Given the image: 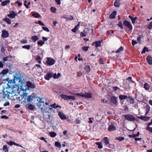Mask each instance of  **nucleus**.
Listing matches in <instances>:
<instances>
[{"mask_svg":"<svg viewBox=\"0 0 152 152\" xmlns=\"http://www.w3.org/2000/svg\"><path fill=\"white\" fill-rule=\"evenodd\" d=\"M141 37L140 36L139 37H138L137 38V41L138 42H140L141 41Z\"/></svg>","mask_w":152,"mask_h":152,"instance_id":"63","label":"nucleus"},{"mask_svg":"<svg viewBox=\"0 0 152 152\" xmlns=\"http://www.w3.org/2000/svg\"><path fill=\"white\" fill-rule=\"evenodd\" d=\"M37 43L39 46H41L45 44V42L41 40L38 41L37 42Z\"/></svg>","mask_w":152,"mask_h":152,"instance_id":"30","label":"nucleus"},{"mask_svg":"<svg viewBox=\"0 0 152 152\" xmlns=\"http://www.w3.org/2000/svg\"><path fill=\"white\" fill-rule=\"evenodd\" d=\"M102 141L105 143V145L107 146L109 144V140L108 139L107 137H105L102 139Z\"/></svg>","mask_w":152,"mask_h":152,"instance_id":"17","label":"nucleus"},{"mask_svg":"<svg viewBox=\"0 0 152 152\" xmlns=\"http://www.w3.org/2000/svg\"><path fill=\"white\" fill-rule=\"evenodd\" d=\"M96 145L98 146V148L99 149L102 148H103V146L101 142H98L96 143Z\"/></svg>","mask_w":152,"mask_h":152,"instance_id":"39","label":"nucleus"},{"mask_svg":"<svg viewBox=\"0 0 152 152\" xmlns=\"http://www.w3.org/2000/svg\"><path fill=\"white\" fill-rule=\"evenodd\" d=\"M85 69L87 72H89L90 70V69L89 66H86L85 68Z\"/></svg>","mask_w":152,"mask_h":152,"instance_id":"47","label":"nucleus"},{"mask_svg":"<svg viewBox=\"0 0 152 152\" xmlns=\"http://www.w3.org/2000/svg\"><path fill=\"white\" fill-rule=\"evenodd\" d=\"M117 12L115 11H113L110 15L109 18L111 19L114 18L116 15Z\"/></svg>","mask_w":152,"mask_h":152,"instance_id":"24","label":"nucleus"},{"mask_svg":"<svg viewBox=\"0 0 152 152\" xmlns=\"http://www.w3.org/2000/svg\"><path fill=\"white\" fill-rule=\"evenodd\" d=\"M146 60L149 64H152V57L150 56H148L146 58Z\"/></svg>","mask_w":152,"mask_h":152,"instance_id":"20","label":"nucleus"},{"mask_svg":"<svg viewBox=\"0 0 152 152\" xmlns=\"http://www.w3.org/2000/svg\"><path fill=\"white\" fill-rule=\"evenodd\" d=\"M117 98L114 96H111L110 98V100L111 103L113 104L116 105L117 104Z\"/></svg>","mask_w":152,"mask_h":152,"instance_id":"9","label":"nucleus"},{"mask_svg":"<svg viewBox=\"0 0 152 152\" xmlns=\"http://www.w3.org/2000/svg\"><path fill=\"white\" fill-rule=\"evenodd\" d=\"M117 139L119 140L120 141H122L124 139V138L123 137H121L118 138H117Z\"/></svg>","mask_w":152,"mask_h":152,"instance_id":"61","label":"nucleus"},{"mask_svg":"<svg viewBox=\"0 0 152 152\" xmlns=\"http://www.w3.org/2000/svg\"><path fill=\"white\" fill-rule=\"evenodd\" d=\"M11 83H10L8 82L7 83V85H8V86L7 87V88L8 89H9V88H10L12 86V97H13L14 96H16V93L15 92V91L16 90H18L19 89V86L17 84H15L14 85L13 84L12 85H10ZM12 84H13V83Z\"/></svg>","mask_w":152,"mask_h":152,"instance_id":"1","label":"nucleus"},{"mask_svg":"<svg viewBox=\"0 0 152 152\" xmlns=\"http://www.w3.org/2000/svg\"><path fill=\"white\" fill-rule=\"evenodd\" d=\"M120 0H115L114 5L115 7H118L120 5Z\"/></svg>","mask_w":152,"mask_h":152,"instance_id":"31","label":"nucleus"},{"mask_svg":"<svg viewBox=\"0 0 152 152\" xmlns=\"http://www.w3.org/2000/svg\"><path fill=\"white\" fill-rule=\"evenodd\" d=\"M117 25L120 27L121 28L123 29V27L122 26V24L121 21H119L118 22V24Z\"/></svg>","mask_w":152,"mask_h":152,"instance_id":"52","label":"nucleus"},{"mask_svg":"<svg viewBox=\"0 0 152 152\" xmlns=\"http://www.w3.org/2000/svg\"><path fill=\"white\" fill-rule=\"evenodd\" d=\"M68 96L66 95L62 94L61 95V97L63 99H64L65 100H68Z\"/></svg>","mask_w":152,"mask_h":152,"instance_id":"41","label":"nucleus"},{"mask_svg":"<svg viewBox=\"0 0 152 152\" xmlns=\"http://www.w3.org/2000/svg\"><path fill=\"white\" fill-rule=\"evenodd\" d=\"M53 75L52 73H48L45 77V79L49 80L50 78H51Z\"/></svg>","mask_w":152,"mask_h":152,"instance_id":"15","label":"nucleus"},{"mask_svg":"<svg viewBox=\"0 0 152 152\" xmlns=\"http://www.w3.org/2000/svg\"><path fill=\"white\" fill-rule=\"evenodd\" d=\"M75 99V97L73 96H68V100L71 99L72 100H74Z\"/></svg>","mask_w":152,"mask_h":152,"instance_id":"44","label":"nucleus"},{"mask_svg":"<svg viewBox=\"0 0 152 152\" xmlns=\"http://www.w3.org/2000/svg\"><path fill=\"white\" fill-rule=\"evenodd\" d=\"M28 102H32L33 101V102H34L36 101H38V99H37V97H36L35 96H29L27 98Z\"/></svg>","mask_w":152,"mask_h":152,"instance_id":"5","label":"nucleus"},{"mask_svg":"<svg viewBox=\"0 0 152 152\" xmlns=\"http://www.w3.org/2000/svg\"><path fill=\"white\" fill-rule=\"evenodd\" d=\"M127 96L125 95H120L119 96V99L121 100H122L127 98Z\"/></svg>","mask_w":152,"mask_h":152,"instance_id":"28","label":"nucleus"},{"mask_svg":"<svg viewBox=\"0 0 152 152\" xmlns=\"http://www.w3.org/2000/svg\"><path fill=\"white\" fill-rule=\"evenodd\" d=\"M50 135L52 137H55L56 135V133L54 132H51L49 133Z\"/></svg>","mask_w":152,"mask_h":152,"instance_id":"38","label":"nucleus"},{"mask_svg":"<svg viewBox=\"0 0 152 152\" xmlns=\"http://www.w3.org/2000/svg\"><path fill=\"white\" fill-rule=\"evenodd\" d=\"M148 28L150 29H151L152 28V21H151L148 25Z\"/></svg>","mask_w":152,"mask_h":152,"instance_id":"54","label":"nucleus"},{"mask_svg":"<svg viewBox=\"0 0 152 152\" xmlns=\"http://www.w3.org/2000/svg\"><path fill=\"white\" fill-rule=\"evenodd\" d=\"M31 39L32 41L35 42L38 40V38L37 36L35 35L32 36L31 37Z\"/></svg>","mask_w":152,"mask_h":152,"instance_id":"26","label":"nucleus"},{"mask_svg":"<svg viewBox=\"0 0 152 152\" xmlns=\"http://www.w3.org/2000/svg\"><path fill=\"white\" fill-rule=\"evenodd\" d=\"M37 99H38V101L41 103H43L45 102V99L43 98H40V97H37Z\"/></svg>","mask_w":152,"mask_h":152,"instance_id":"37","label":"nucleus"},{"mask_svg":"<svg viewBox=\"0 0 152 152\" xmlns=\"http://www.w3.org/2000/svg\"><path fill=\"white\" fill-rule=\"evenodd\" d=\"M144 88L146 90H148L150 86L147 83H145L144 85Z\"/></svg>","mask_w":152,"mask_h":152,"instance_id":"40","label":"nucleus"},{"mask_svg":"<svg viewBox=\"0 0 152 152\" xmlns=\"http://www.w3.org/2000/svg\"><path fill=\"white\" fill-rule=\"evenodd\" d=\"M89 31V29L88 28H85L83 32L85 34H87V33Z\"/></svg>","mask_w":152,"mask_h":152,"instance_id":"50","label":"nucleus"},{"mask_svg":"<svg viewBox=\"0 0 152 152\" xmlns=\"http://www.w3.org/2000/svg\"><path fill=\"white\" fill-rule=\"evenodd\" d=\"M145 115H146L149 112L150 110V107L148 105H146L145 107Z\"/></svg>","mask_w":152,"mask_h":152,"instance_id":"32","label":"nucleus"},{"mask_svg":"<svg viewBox=\"0 0 152 152\" xmlns=\"http://www.w3.org/2000/svg\"><path fill=\"white\" fill-rule=\"evenodd\" d=\"M124 116L126 120L130 121H133L135 120V118L131 114L125 115H124Z\"/></svg>","mask_w":152,"mask_h":152,"instance_id":"3","label":"nucleus"},{"mask_svg":"<svg viewBox=\"0 0 152 152\" xmlns=\"http://www.w3.org/2000/svg\"><path fill=\"white\" fill-rule=\"evenodd\" d=\"M46 58V62L49 66L53 65L56 62L55 60L52 58L47 57Z\"/></svg>","mask_w":152,"mask_h":152,"instance_id":"4","label":"nucleus"},{"mask_svg":"<svg viewBox=\"0 0 152 152\" xmlns=\"http://www.w3.org/2000/svg\"><path fill=\"white\" fill-rule=\"evenodd\" d=\"M146 51H147V52L148 51V48L146 47H145L144 48L143 50L142 51L141 53L142 54L145 53V52H146Z\"/></svg>","mask_w":152,"mask_h":152,"instance_id":"45","label":"nucleus"},{"mask_svg":"<svg viewBox=\"0 0 152 152\" xmlns=\"http://www.w3.org/2000/svg\"><path fill=\"white\" fill-rule=\"evenodd\" d=\"M7 145H4L3 146L2 149L4 152H8V149Z\"/></svg>","mask_w":152,"mask_h":152,"instance_id":"35","label":"nucleus"},{"mask_svg":"<svg viewBox=\"0 0 152 152\" xmlns=\"http://www.w3.org/2000/svg\"><path fill=\"white\" fill-rule=\"evenodd\" d=\"M140 134V133L139 132H138L137 134H130L129 135V137L132 138V137H136L138 136Z\"/></svg>","mask_w":152,"mask_h":152,"instance_id":"29","label":"nucleus"},{"mask_svg":"<svg viewBox=\"0 0 152 152\" xmlns=\"http://www.w3.org/2000/svg\"><path fill=\"white\" fill-rule=\"evenodd\" d=\"M74 95L80 96L82 97H84L86 98H91L92 97L91 94L90 93L88 92L74 94Z\"/></svg>","mask_w":152,"mask_h":152,"instance_id":"2","label":"nucleus"},{"mask_svg":"<svg viewBox=\"0 0 152 152\" xmlns=\"http://www.w3.org/2000/svg\"><path fill=\"white\" fill-rule=\"evenodd\" d=\"M123 23L126 26L129 28L130 30H132V27L130 22L128 21L125 20L123 22Z\"/></svg>","mask_w":152,"mask_h":152,"instance_id":"10","label":"nucleus"},{"mask_svg":"<svg viewBox=\"0 0 152 152\" xmlns=\"http://www.w3.org/2000/svg\"><path fill=\"white\" fill-rule=\"evenodd\" d=\"M12 89L13 88H12L10 90H9V95H8V99H12Z\"/></svg>","mask_w":152,"mask_h":152,"instance_id":"23","label":"nucleus"},{"mask_svg":"<svg viewBox=\"0 0 152 152\" xmlns=\"http://www.w3.org/2000/svg\"><path fill=\"white\" fill-rule=\"evenodd\" d=\"M138 118L145 121H147L149 119L150 117H146V116H144L140 117H138Z\"/></svg>","mask_w":152,"mask_h":152,"instance_id":"18","label":"nucleus"},{"mask_svg":"<svg viewBox=\"0 0 152 152\" xmlns=\"http://www.w3.org/2000/svg\"><path fill=\"white\" fill-rule=\"evenodd\" d=\"M48 109L49 110L48 107L47 106H45V104H44L42 105V106L40 108V110L41 113L43 114V115H44V112H48Z\"/></svg>","mask_w":152,"mask_h":152,"instance_id":"7","label":"nucleus"},{"mask_svg":"<svg viewBox=\"0 0 152 152\" xmlns=\"http://www.w3.org/2000/svg\"><path fill=\"white\" fill-rule=\"evenodd\" d=\"M116 129V127L113 125H110L108 129V130L110 132L115 130Z\"/></svg>","mask_w":152,"mask_h":152,"instance_id":"19","label":"nucleus"},{"mask_svg":"<svg viewBox=\"0 0 152 152\" xmlns=\"http://www.w3.org/2000/svg\"><path fill=\"white\" fill-rule=\"evenodd\" d=\"M14 142H13L12 141H10L9 142H8L7 143L10 146L12 145H14Z\"/></svg>","mask_w":152,"mask_h":152,"instance_id":"57","label":"nucleus"},{"mask_svg":"<svg viewBox=\"0 0 152 152\" xmlns=\"http://www.w3.org/2000/svg\"><path fill=\"white\" fill-rule=\"evenodd\" d=\"M45 104L47 106V107H48V109L50 110V111H51V110H53L52 108H55V106L56 105V104H52L51 105H49V103L47 102H45Z\"/></svg>","mask_w":152,"mask_h":152,"instance_id":"14","label":"nucleus"},{"mask_svg":"<svg viewBox=\"0 0 152 152\" xmlns=\"http://www.w3.org/2000/svg\"><path fill=\"white\" fill-rule=\"evenodd\" d=\"M3 20L6 22L7 23L10 25L11 24L10 20L8 18H5L3 19Z\"/></svg>","mask_w":152,"mask_h":152,"instance_id":"36","label":"nucleus"},{"mask_svg":"<svg viewBox=\"0 0 152 152\" xmlns=\"http://www.w3.org/2000/svg\"><path fill=\"white\" fill-rule=\"evenodd\" d=\"M101 43L100 41L96 42L95 47H97L100 46L101 45Z\"/></svg>","mask_w":152,"mask_h":152,"instance_id":"43","label":"nucleus"},{"mask_svg":"<svg viewBox=\"0 0 152 152\" xmlns=\"http://www.w3.org/2000/svg\"><path fill=\"white\" fill-rule=\"evenodd\" d=\"M146 129L152 133V128L147 126L146 128Z\"/></svg>","mask_w":152,"mask_h":152,"instance_id":"56","label":"nucleus"},{"mask_svg":"<svg viewBox=\"0 0 152 152\" xmlns=\"http://www.w3.org/2000/svg\"><path fill=\"white\" fill-rule=\"evenodd\" d=\"M20 42L22 44H26L27 42V41L26 39H23L21 40Z\"/></svg>","mask_w":152,"mask_h":152,"instance_id":"55","label":"nucleus"},{"mask_svg":"<svg viewBox=\"0 0 152 152\" xmlns=\"http://www.w3.org/2000/svg\"><path fill=\"white\" fill-rule=\"evenodd\" d=\"M38 23L40 26H44V24L43 23L41 20L38 21Z\"/></svg>","mask_w":152,"mask_h":152,"instance_id":"59","label":"nucleus"},{"mask_svg":"<svg viewBox=\"0 0 152 152\" xmlns=\"http://www.w3.org/2000/svg\"><path fill=\"white\" fill-rule=\"evenodd\" d=\"M10 0H6L2 2L1 4L2 6H5L8 3H10Z\"/></svg>","mask_w":152,"mask_h":152,"instance_id":"27","label":"nucleus"},{"mask_svg":"<svg viewBox=\"0 0 152 152\" xmlns=\"http://www.w3.org/2000/svg\"><path fill=\"white\" fill-rule=\"evenodd\" d=\"M2 38H5L9 36V34L7 31L5 30H3L2 31V34L1 35Z\"/></svg>","mask_w":152,"mask_h":152,"instance_id":"12","label":"nucleus"},{"mask_svg":"<svg viewBox=\"0 0 152 152\" xmlns=\"http://www.w3.org/2000/svg\"><path fill=\"white\" fill-rule=\"evenodd\" d=\"M32 16L37 18H39L41 17V15L38 13H33Z\"/></svg>","mask_w":152,"mask_h":152,"instance_id":"34","label":"nucleus"},{"mask_svg":"<svg viewBox=\"0 0 152 152\" xmlns=\"http://www.w3.org/2000/svg\"><path fill=\"white\" fill-rule=\"evenodd\" d=\"M2 94V97L3 99H8L9 90H3Z\"/></svg>","mask_w":152,"mask_h":152,"instance_id":"6","label":"nucleus"},{"mask_svg":"<svg viewBox=\"0 0 152 152\" xmlns=\"http://www.w3.org/2000/svg\"><path fill=\"white\" fill-rule=\"evenodd\" d=\"M32 104H30L28 105V108L31 110H33L35 107V104H36V103L35 102H32Z\"/></svg>","mask_w":152,"mask_h":152,"instance_id":"21","label":"nucleus"},{"mask_svg":"<svg viewBox=\"0 0 152 152\" xmlns=\"http://www.w3.org/2000/svg\"><path fill=\"white\" fill-rule=\"evenodd\" d=\"M62 18L66 19V20H72L74 19V18L72 16L64 15L62 17Z\"/></svg>","mask_w":152,"mask_h":152,"instance_id":"16","label":"nucleus"},{"mask_svg":"<svg viewBox=\"0 0 152 152\" xmlns=\"http://www.w3.org/2000/svg\"><path fill=\"white\" fill-rule=\"evenodd\" d=\"M55 145L56 146L58 147V148H60L61 147L60 143L58 142H56L55 143Z\"/></svg>","mask_w":152,"mask_h":152,"instance_id":"48","label":"nucleus"},{"mask_svg":"<svg viewBox=\"0 0 152 152\" xmlns=\"http://www.w3.org/2000/svg\"><path fill=\"white\" fill-rule=\"evenodd\" d=\"M127 101L130 103H133L134 102L133 99L132 98L128 97L127 98Z\"/></svg>","mask_w":152,"mask_h":152,"instance_id":"33","label":"nucleus"},{"mask_svg":"<svg viewBox=\"0 0 152 152\" xmlns=\"http://www.w3.org/2000/svg\"><path fill=\"white\" fill-rule=\"evenodd\" d=\"M11 56H8L3 58V62L6 61H10L11 59Z\"/></svg>","mask_w":152,"mask_h":152,"instance_id":"22","label":"nucleus"},{"mask_svg":"<svg viewBox=\"0 0 152 152\" xmlns=\"http://www.w3.org/2000/svg\"><path fill=\"white\" fill-rule=\"evenodd\" d=\"M108 147L109 148H113L114 147V145L113 144H110Z\"/></svg>","mask_w":152,"mask_h":152,"instance_id":"64","label":"nucleus"},{"mask_svg":"<svg viewBox=\"0 0 152 152\" xmlns=\"http://www.w3.org/2000/svg\"><path fill=\"white\" fill-rule=\"evenodd\" d=\"M51 11L53 13L56 12V9L53 7H51L50 8Z\"/></svg>","mask_w":152,"mask_h":152,"instance_id":"51","label":"nucleus"},{"mask_svg":"<svg viewBox=\"0 0 152 152\" xmlns=\"http://www.w3.org/2000/svg\"><path fill=\"white\" fill-rule=\"evenodd\" d=\"M80 36L82 37H85L86 36V34L83 32H81L80 34Z\"/></svg>","mask_w":152,"mask_h":152,"instance_id":"60","label":"nucleus"},{"mask_svg":"<svg viewBox=\"0 0 152 152\" xmlns=\"http://www.w3.org/2000/svg\"><path fill=\"white\" fill-rule=\"evenodd\" d=\"M30 47L31 46L30 45H25L22 46V48H23L26 49L28 50L30 49Z\"/></svg>","mask_w":152,"mask_h":152,"instance_id":"42","label":"nucleus"},{"mask_svg":"<svg viewBox=\"0 0 152 152\" xmlns=\"http://www.w3.org/2000/svg\"><path fill=\"white\" fill-rule=\"evenodd\" d=\"M10 14L7 15L10 18H14L16 16L18 13L15 12L14 11L10 10L9 11Z\"/></svg>","mask_w":152,"mask_h":152,"instance_id":"8","label":"nucleus"},{"mask_svg":"<svg viewBox=\"0 0 152 152\" xmlns=\"http://www.w3.org/2000/svg\"><path fill=\"white\" fill-rule=\"evenodd\" d=\"M89 48V47H88V46H83L82 48V49L83 50L85 51H86L88 50V48Z\"/></svg>","mask_w":152,"mask_h":152,"instance_id":"49","label":"nucleus"},{"mask_svg":"<svg viewBox=\"0 0 152 152\" xmlns=\"http://www.w3.org/2000/svg\"><path fill=\"white\" fill-rule=\"evenodd\" d=\"M27 86L29 88H35L36 86L33 83L30 81L27 82Z\"/></svg>","mask_w":152,"mask_h":152,"instance_id":"13","label":"nucleus"},{"mask_svg":"<svg viewBox=\"0 0 152 152\" xmlns=\"http://www.w3.org/2000/svg\"><path fill=\"white\" fill-rule=\"evenodd\" d=\"M58 115L60 118L62 120L66 119V115L62 112H59L58 113Z\"/></svg>","mask_w":152,"mask_h":152,"instance_id":"11","label":"nucleus"},{"mask_svg":"<svg viewBox=\"0 0 152 152\" xmlns=\"http://www.w3.org/2000/svg\"><path fill=\"white\" fill-rule=\"evenodd\" d=\"M124 50V48L123 47H120L117 50L115 51L116 53H119L123 51Z\"/></svg>","mask_w":152,"mask_h":152,"instance_id":"46","label":"nucleus"},{"mask_svg":"<svg viewBox=\"0 0 152 152\" xmlns=\"http://www.w3.org/2000/svg\"><path fill=\"white\" fill-rule=\"evenodd\" d=\"M137 42L133 40L132 41V45L133 46H134L135 44H137Z\"/></svg>","mask_w":152,"mask_h":152,"instance_id":"62","label":"nucleus"},{"mask_svg":"<svg viewBox=\"0 0 152 152\" xmlns=\"http://www.w3.org/2000/svg\"><path fill=\"white\" fill-rule=\"evenodd\" d=\"M42 28L44 30L48 32H49V30L48 28L45 27H42Z\"/></svg>","mask_w":152,"mask_h":152,"instance_id":"53","label":"nucleus"},{"mask_svg":"<svg viewBox=\"0 0 152 152\" xmlns=\"http://www.w3.org/2000/svg\"><path fill=\"white\" fill-rule=\"evenodd\" d=\"M80 25V23L79 22L77 25H76L73 29H72V31L74 32H76L77 30L79 28Z\"/></svg>","mask_w":152,"mask_h":152,"instance_id":"25","label":"nucleus"},{"mask_svg":"<svg viewBox=\"0 0 152 152\" xmlns=\"http://www.w3.org/2000/svg\"><path fill=\"white\" fill-rule=\"evenodd\" d=\"M137 17H135L134 18H133V19H132V23L133 24L134 23H135V20H137Z\"/></svg>","mask_w":152,"mask_h":152,"instance_id":"58","label":"nucleus"}]
</instances>
